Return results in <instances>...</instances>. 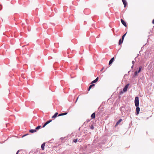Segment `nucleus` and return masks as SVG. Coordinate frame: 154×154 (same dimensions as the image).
I'll use <instances>...</instances> for the list:
<instances>
[{"label":"nucleus","instance_id":"nucleus-25","mask_svg":"<svg viewBox=\"0 0 154 154\" xmlns=\"http://www.w3.org/2000/svg\"><path fill=\"white\" fill-rule=\"evenodd\" d=\"M62 116V113H61V114H59L58 115V116Z\"/></svg>","mask_w":154,"mask_h":154},{"label":"nucleus","instance_id":"nucleus-15","mask_svg":"<svg viewBox=\"0 0 154 154\" xmlns=\"http://www.w3.org/2000/svg\"><path fill=\"white\" fill-rule=\"evenodd\" d=\"M123 41H122V40L120 39L119 41V45H120L122 43Z\"/></svg>","mask_w":154,"mask_h":154},{"label":"nucleus","instance_id":"nucleus-11","mask_svg":"<svg viewBox=\"0 0 154 154\" xmlns=\"http://www.w3.org/2000/svg\"><path fill=\"white\" fill-rule=\"evenodd\" d=\"M29 131L31 133H33L36 132V129H31L29 130Z\"/></svg>","mask_w":154,"mask_h":154},{"label":"nucleus","instance_id":"nucleus-20","mask_svg":"<svg viewBox=\"0 0 154 154\" xmlns=\"http://www.w3.org/2000/svg\"><path fill=\"white\" fill-rule=\"evenodd\" d=\"M67 114V112H64V113H62V116L65 115Z\"/></svg>","mask_w":154,"mask_h":154},{"label":"nucleus","instance_id":"nucleus-13","mask_svg":"<svg viewBox=\"0 0 154 154\" xmlns=\"http://www.w3.org/2000/svg\"><path fill=\"white\" fill-rule=\"evenodd\" d=\"M45 146V143H44L41 146V148L43 150L44 149V147Z\"/></svg>","mask_w":154,"mask_h":154},{"label":"nucleus","instance_id":"nucleus-23","mask_svg":"<svg viewBox=\"0 0 154 154\" xmlns=\"http://www.w3.org/2000/svg\"><path fill=\"white\" fill-rule=\"evenodd\" d=\"M127 34V32H126L125 34L123 35V36L124 37H125V35H126Z\"/></svg>","mask_w":154,"mask_h":154},{"label":"nucleus","instance_id":"nucleus-8","mask_svg":"<svg viewBox=\"0 0 154 154\" xmlns=\"http://www.w3.org/2000/svg\"><path fill=\"white\" fill-rule=\"evenodd\" d=\"M122 2L124 5V7H125L127 5V2L125 0H122Z\"/></svg>","mask_w":154,"mask_h":154},{"label":"nucleus","instance_id":"nucleus-4","mask_svg":"<svg viewBox=\"0 0 154 154\" xmlns=\"http://www.w3.org/2000/svg\"><path fill=\"white\" fill-rule=\"evenodd\" d=\"M121 21L122 23L125 27H126L127 25L125 22L122 19H121Z\"/></svg>","mask_w":154,"mask_h":154},{"label":"nucleus","instance_id":"nucleus-28","mask_svg":"<svg viewBox=\"0 0 154 154\" xmlns=\"http://www.w3.org/2000/svg\"><path fill=\"white\" fill-rule=\"evenodd\" d=\"M104 68H103L100 70V71H102L103 70V69Z\"/></svg>","mask_w":154,"mask_h":154},{"label":"nucleus","instance_id":"nucleus-10","mask_svg":"<svg viewBox=\"0 0 154 154\" xmlns=\"http://www.w3.org/2000/svg\"><path fill=\"white\" fill-rule=\"evenodd\" d=\"M91 117L92 118V119H93L95 118V113H93L91 115Z\"/></svg>","mask_w":154,"mask_h":154},{"label":"nucleus","instance_id":"nucleus-6","mask_svg":"<svg viewBox=\"0 0 154 154\" xmlns=\"http://www.w3.org/2000/svg\"><path fill=\"white\" fill-rule=\"evenodd\" d=\"M136 112L137 113V115H138L139 113V112L140 111V108L138 106H136Z\"/></svg>","mask_w":154,"mask_h":154},{"label":"nucleus","instance_id":"nucleus-2","mask_svg":"<svg viewBox=\"0 0 154 154\" xmlns=\"http://www.w3.org/2000/svg\"><path fill=\"white\" fill-rule=\"evenodd\" d=\"M129 84H128L127 85H126L123 89V91L124 92H125L127 91V89L129 86Z\"/></svg>","mask_w":154,"mask_h":154},{"label":"nucleus","instance_id":"nucleus-1","mask_svg":"<svg viewBox=\"0 0 154 154\" xmlns=\"http://www.w3.org/2000/svg\"><path fill=\"white\" fill-rule=\"evenodd\" d=\"M134 103L136 106H138L139 105V98L137 97H135Z\"/></svg>","mask_w":154,"mask_h":154},{"label":"nucleus","instance_id":"nucleus-19","mask_svg":"<svg viewBox=\"0 0 154 154\" xmlns=\"http://www.w3.org/2000/svg\"><path fill=\"white\" fill-rule=\"evenodd\" d=\"M77 139H74L73 140V141L75 143H76L77 141Z\"/></svg>","mask_w":154,"mask_h":154},{"label":"nucleus","instance_id":"nucleus-24","mask_svg":"<svg viewBox=\"0 0 154 154\" xmlns=\"http://www.w3.org/2000/svg\"><path fill=\"white\" fill-rule=\"evenodd\" d=\"M152 23L154 24V19L152 20Z\"/></svg>","mask_w":154,"mask_h":154},{"label":"nucleus","instance_id":"nucleus-12","mask_svg":"<svg viewBox=\"0 0 154 154\" xmlns=\"http://www.w3.org/2000/svg\"><path fill=\"white\" fill-rule=\"evenodd\" d=\"M58 114V113L57 112H56L55 113V114H54V115L52 117V118H56L57 115Z\"/></svg>","mask_w":154,"mask_h":154},{"label":"nucleus","instance_id":"nucleus-3","mask_svg":"<svg viewBox=\"0 0 154 154\" xmlns=\"http://www.w3.org/2000/svg\"><path fill=\"white\" fill-rule=\"evenodd\" d=\"M52 121L51 120H49V121H47L43 125V127L44 128L45 127L46 125L47 124H49V123L51 122Z\"/></svg>","mask_w":154,"mask_h":154},{"label":"nucleus","instance_id":"nucleus-5","mask_svg":"<svg viewBox=\"0 0 154 154\" xmlns=\"http://www.w3.org/2000/svg\"><path fill=\"white\" fill-rule=\"evenodd\" d=\"M114 57H112L111 59L110 60L109 64V65H110L111 64H112V62L114 61Z\"/></svg>","mask_w":154,"mask_h":154},{"label":"nucleus","instance_id":"nucleus-30","mask_svg":"<svg viewBox=\"0 0 154 154\" xmlns=\"http://www.w3.org/2000/svg\"><path fill=\"white\" fill-rule=\"evenodd\" d=\"M26 135H23V137L25 136Z\"/></svg>","mask_w":154,"mask_h":154},{"label":"nucleus","instance_id":"nucleus-29","mask_svg":"<svg viewBox=\"0 0 154 154\" xmlns=\"http://www.w3.org/2000/svg\"><path fill=\"white\" fill-rule=\"evenodd\" d=\"M78 98H79V97H78L77 98V99H76V102H77V100H78Z\"/></svg>","mask_w":154,"mask_h":154},{"label":"nucleus","instance_id":"nucleus-14","mask_svg":"<svg viewBox=\"0 0 154 154\" xmlns=\"http://www.w3.org/2000/svg\"><path fill=\"white\" fill-rule=\"evenodd\" d=\"M95 86V85L94 84H92V85H91L89 88H88V90L89 91H90V89H91V88L93 87V86Z\"/></svg>","mask_w":154,"mask_h":154},{"label":"nucleus","instance_id":"nucleus-27","mask_svg":"<svg viewBox=\"0 0 154 154\" xmlns=\"http://www.w3.org/2000/svg\"><path fill=\"white\" fill-rule=\"evenodd\" d=\"M135 63V62L134 61H132V63L134 64V63Z\"/></svg>","mask_w":154,"mask_h":154},{"label":"nucleus","instance_id":"nucleus-31","mask_svg":"<svg viewBox=\"0 0 154 154\" xmlns=\"http://www.w3.org/2000/svg\"><path fill=\"white\" fill-rule=\"evenodd\" d=\"M1 9H0V10H1Z\"/></svg>","mask_w":154,"mask_h":154},{"label":"nucleus","instance_id":"nucleus-7","mask_svg":"<svg viewBox=\"0 0 154 154\" xmlns=\"http://www.w3.org/2000/svg\"><path fill=\"white\" fill-rule=\"evenodd\" d=\"M98 79H99L98 77H97L95 80H94L92 82L91 84H93V83H96V82H97V81L98 80Z\"/></svg>","mask_w":154,"mask_h":154},{"label":"nucleus","instance_id":"nucleus-26","mask_svg":"<svg viewBox=\"0 0 154 154\" xmlns=\"http://www.w3.org/2000/svg\"><path fill=\"white\" fill-rule=\"evenodd\" d=\"M20 150H18L16 154H18V153H19V152Z\"/></svg>","mask_w":154,"mask_h":154},{"label":"nucleus","instance_id":"nucleus-9","mask_svg":"<svg viewBox=\"0 0 154 154\" xmlns=\"http://www.w3.org/2000/svg\"><path fill=\"white\" fill-rule=\"evenodd\" d=\"M122 121V119H120L116 123V126L117 125H118Z\"/></svg>","mask_w":154,"mask_h":154},{"label":"nucleus","instance_id":"nucleus-22","mask_svg":"<svg viewBox=\"0 0 154 154\" xmlns=\"http://www.w3.org/2000/svg\"><path fill=\"white\" fill-rule=\"evenodd\" d=\"M124 37L122 36V41H123Z\"/></svg>","mask_w":154,"mask_h":154},{"label":"nucleus","instance_id":"nucleus-21","mask_svg":"<svg viewBox=\"0 0 154 154\" xmlns=\"http://www.w3.org/2000/svg\"><path fill=\"white\" fill-rule=\"evenodd\" d=\"M91 129H94V126L93 125H92L91 127Z\"/></svg>","mask_w":154,"mask_h":154},{"label":"nucleus","instance_id":"nucleus-17","mask_svg":"<svg viewBox=\"0 0 154 154\" xmlns=\"http://www.w3.org/2000/svg\"><path fill=\"white\" fill-rule=\"evenodd\" d=\"M141 68H142L141 67H139L138 71H137L138 73H139L140 72V71L141 70Z\"/></svg>","mask_w":154,"mask_h":154},{"label":"nucleus","instance_id":"nucleus-16","mask_svg":"<svg viewBox=\"0 0 154 154\" xmlns=\"http://www.w3.org/2000/svg\"><path fill=\"white\" fill-rule=\"evenodd\" d=\"M41 127V126H38L35 128V129H36V130H38V129H39Z\"/></svg>","mask_w":154,"mask_h":154},{"label":"nucleus","instance_id":"nucleus-18","mask_svg":"<svg viewBox=\"0 0 154 154\" xmlns=\"http://www.w3.org/2000/svg\"><path fill=\"white\" fill-rule=\"evenodd\" d=\"M138 72H137V71H136L134 72V75H135V76H136V75H137V74H138Z\"/></svg>","mask_w":154,"mask_h":154}]
</instances>
